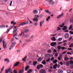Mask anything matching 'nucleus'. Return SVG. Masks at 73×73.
Masks as SVG:
<instances>
[{"label": "nucleus", "mask_w": 73, "mask_h": 73, "mask_svg": "<svg viewBox=\"0 0 73 73\" xmlns=\"http://www.w3.org/2000/svg\"><path fill=\"white\" fill-rule=\"evenodd\" d=\"M44 66L42 64H39L36 67L37 69H40V68H43Z\"/></svg>", "instance_id": "f257e3e1"}, {"label": "nucleus", "mask_w": 73, "mask_h": 73, "mask_svg": "<svg viewBox=\"0 0 73 73\" xmlns=\"http://www.w3.org/2000/svg\"><path fill=\"white\" fill-rule=\"evenodd\" d=\"M3 42L4 48H5V49L7 48V43L5 42V41H4V40L3 41Z\"/></svg>", "instance_id": "f03ea898"}, {"label": "nucleus", "mask_w": 73, "mask_h": 73, "mask_svg": "<svg viewBox=\"0 0 73 73\" xmlns=\"http://www.w3.org/2000/svg\"><path fill=\"white\" fill-rule=\"evenodd\" d=\"M53 0H49V2L50 4H51V5H53L54 4V2L53 1Z\"/></svg>", "instance_id": "7ed1b4c3"}, {"label": "nucleus", "mask_w": 73, "mask_h": 73, "mask_svg": "<svg viewBox=\"0 0 73 73\" xmlns=\"http://www.w3.org/2000/svg\"><path fill=\"white\" fill-rule=\"evenodd\" d=\"M50 45L52 46H54V45H57V43L56 42H52L50 43Z\"/></svg>", "instance_id": "20e7f679"}, {"label": "nucleus", "mask_w": 73, "mask_h": 73, "mask_svg": "<svg viewBox=\"0 0 73 73\" xmlns=\"http://www.w3.org/2000/svg\"><path fill=\"white\" fill-rule=\"evenodd\" d=\"M64 15V14L63 13H62L60 15H58L57 17V19H60V18H61V17L62 16H63V15Z\"/></svg>", "instance_id": "39448f33"}, {"label": "nucleus", "mask_w": 73, "mask_h": 73, "mask_svg": "<svg viewBox=\"0 0 73 73\" xmlns=\"http://www.w3.org/2000/svg\"><path fill=\"white\" fill-rule=\"evenodd\" d=\"M40 73H46V71L44 69H41L39 71Z\"/></svg>", "instance_id": "423d86ee"}, {"label": "nucleus", "mask_w": 73, "mask_h": 73, "mask_svg": "<svg viewBox=\"0 0 73 73\" xmlns=\"http://www.w3.org/2000/svg\"><path fill=\"white\" fill-rule=\"evenodd\" d=\"M45 57L46 58H49L50 57V54H46L45 55Z\"/></svg>", "instance_id": "0eeeda50"}, {"label": "nucleus", "mask_w": 73, "mask_h": 73, "mask_svg": "<svg viewBox=\"0 0 73 73\" xmlns=\"http://www.w3.org/2000/svg\"><path fill=\"white\" fill-rule=\"evenodd\" d=\"M69 36V34L68 33H66L64 35V38H68Z\"/></svg>", "instance_id": "6e6552de"}, {"label": "nucleus", "mask_w": 73, "mask_h": 73, "mask_svg": "<svg viewBox=\"0 0 73 73\" xmlns=\"http://www.w3.org/2000/svg\"><path fill=\"white\" fill-rule=\"evenodd\" d=\"M42 60H43V58L40 57L38 58L37 61L38 62H41V61H42Z\"/></svg>", "instance_id": "1a4fd4ad"}, {"label": "nucleus", "mask_w": 73, "mask_h": 73, "mask_svg": "<svg viewBox=\"0 0 73 73\" xmlns=\"http://www.w3.org/2000/svg\"><path fill=\"white\" fill-rule=\"evenodd\" d=\"M20 64V62H16L15 64H14V66H18L19 64Z\"/></svg>", "instance_id": "9d476101"}, {"label": "nucleus", "mask_w": 73, "mask_h": 73, "mask_svg": "<svg viewBox=\"0 0 73 73\" xmlns=\"http://www.w3.org/2000/svg\"><path fill=\"white\" fill-rule=\"evenodd\" d=\"M16 44V42H14L12 44H11L12 46H10V47H11V48H13V47H14V46H15Z\"/></svg>", "instance_id": "9b49d317"}, {"label": "nucleus", "mask_w": 73, "mask_h": 73, "mask_svg": "<svg viewBox=\"0 0 73 73\" xmlns=\"http://www.w3.org/2000/svg\"><path fill=\"white\" fill-rule=\"evenodd\" d=\"M24 66H23L22 67L23 70H20L19 71V73H23L24 72Z\"/></svg>", "instance_id": "f8f14e48"}, {"label": "nucleus", "mask_w": 73, "mask_h": 73, "mask_svg": "<svg viewBox=\"0 0 73 73\" xmlns=\"http://www.w3.org/2000/svg\"><path fill=\"white\" fill-rule=\"evenodd\" d=\"M44 23V20H43V21L40 22V27H41V26H42V24H43Z\"/></svg>", "instance_id": "ddd939ff"}, {"label": "nucleus", "mask_w": 73, "mask_h": 73, "mask_svg": "<svg viewBox=\"0 0 73 73\" xmlns=\"http://www.w3.org/2000/svg\"><path fill=\"white\" fill-rule=\"evenodd\" d=\"M68 28L67 27V26H64L63 27V28L62 29V31H65V30H66Z\"/></svg>", "instance_id": "4468645a"}, {"label": "nucleus", "mask_w": 73, "mask_h": 73, "mask_svg": "<svg viewBox=\"0 0 73 73\" xmlns=\"http://www.w3.org/2000/svg\"><path fill=\"white\" fill-rule=\"evenodd\" d=\"M65 25V23H63L61 25H60L59 26V27L60 28H62Z\"/></svg>", "instance_id": "2eb2a0df"}, {"label": "nucleus", "mask_w": 73, "mask_h": 73, "mask_svg": "<svg viewBox=\"0 0 73 73\" xmlns=\"http://www.w3.org/2000/svg\"><path fill=\"white\" fill-rule=\"evenodd\" d=\"M24 25V23H20L19 25V27H20L21 26H23Z\"/></svg>", "instance_id": "dca6fc26"}, {"label": "nucleus", "mask_w": 73, "mask_h": 73, "mask_svg": "<svg viewBox=\"0 0 73 73\" xmlns=\"http://www.w3.org/2000/svg\"><path fill=\"white\" fill-rule=\"evenodd\" d=\"M14 27V26H12L11 27L10 29L8 30L7 31L6 33H8L9 32V30L11 29H12V28H13Z\"/></svg>", "instance_id": "f3484780"}, {"label": "nucleus", "mask_w": 73, "mask_h": 73, "mask_svg": "<svg viewBox=\"0 0 73 73\" xmlns=\"http://www.w3.org/2000/svg\"><path fill=\"white\" fill-rule=\"evenodd\" d=\"M29 66H26V67H25V70L26 71H27V70H28V69H29Z\"/></svg>", "instance_id": "a211bd4d"}, {"label": "nucleus", "mask_w": 73, "mask_h": 73, "mask_svg": "<svg viewBox=\"0 0 73 73\" xmlns=\"http://www.w3.org/2000/svg\"><path fill=\"white\" fill-rule=\"evenodd\" d=\"M38 13V11L36 10H35L33 11V13L34 14H37Z\"/></svg>", "instance_id": "6ab92c4d"}, {"label": "nucleus", "mask_w": 73, "mask_h": 73, "mask_svg": "<svg viewBox=\"0 0 73 73\" xmlns=\"http://www.w3.org/2000/svg\"><path fill=\"white\" fill-rule=\"evenodd\" d=\"M57 64L56 63L53 66V68L55 69H56V68H57Z\"/></svg>", "instance_id": "aec40b11"}, {"label": "nucleus", "mask_w": 73, "mask_h": 73, "mask_svg": "<svg viewBox=\"0 0 73 73\" xmlns=\"http://www.w3.org/2000/svg\"><path fill=\"white\" fill-rule=\"evenodd\" d=\"M33 20L34 21H35V22H37V21H38V19H37V18H34L33 19Z\"/></svg>", "instance_id": "412c9836"}, {"label": "nucleus", "mask_w": 73, "mask_h": 73, "mask_svg": "<svg viewBox=\"0 0 73 73\" xmlns=\"http://www.w3.org/2000/svg\"><path fill=\"white\" fill-rule=\"evenodd\" d=\"M24 33H27L29 31L28 29H25L23 31Z\"/></svg>", "instance_id": "4be33fe9"}, {"label": "nucleus", "mask_w": 73, "mask_h": 73, "mask_svg": "<svg viewBox=\"0 0 73 73\" xmlns=\"http://www.w3.org/2000/svg\"><path fill=\"white\" fill-rule=\"evenodd\" d=\"M41 63L42 64H43V65H45V64H46V61H45V60H43L41 62Z\"/></svg>", "instance_id": "5701e85b"}, {"label": "nucleus", "mask_w": 73, "mask_h": 73, "mask_svg": "<svg viewBox=\"0 0 73 73\" xmlns=\"http://www.w3.org/2000/svg\"><path fill=\"white\" fill-rule=\"evenodd\" d=\"M27 56H25L24 57V58L22 59V60L23 61H24V62H25V60H26V58H27Z\"/></svg>", "instance_id": "b1692460"}, {"label": "nucleus", "mask_w": 73, "mask_h": 73, "mask_svg": "<svg viewBox=\"0 0 73 73\" xmlns=\"http://www.w3.org/2000/svg\"><path fill=\"white\" fill-rule=\"evenodd\" d=\"M63 72V71L61 70H59L58 71V73H62Z\"/></svg>", "instance_id": "393cba45"}, {"label": "nucleus", "mask_w": 73, "mask_h": 73, "mask_svg": "<svg viewBox=\"0 0 73 73\" xmlns=\"http://www.w3.org/2000/svg\"><path fill=\"white\" fill-rule=\"evenodd\" d=\"M51 40L52 41H56V38L55 37H52L51 38Z\"/></svg>", "instance_id": "a878e982"}, {"label": "nucleus", "mask_w": 73, "mask_h": 73, "mask_svg": "<svg viewBox=\"0 0 73 73\" xmlns=\"http://www.w3.org/2000/svg\"><path fill=\"white\" fill-rule=\"evenodd\" d=\"M4 61H5V62H6V61H7V62H9V59H8L7 58L6 59H5L4 60Z\"/></svg>", "instance_id": "bb28decb"}, {"label": "nucleus", "mask_w": 73, "mask_h": 73, "mask_svg": "<svg viewBox=\"0 0 73 73\" xmlns=\"http://www.w3.org/2000/svg\"><path fill=\"white\" fill-rule=\"evenodd\" d=\"M37 64V62L36 61H35L33 62V65L34 66H35Z\"/></svg>", "instance_id": "cd10ccee"}, {"label": "nucleus", "mask_w": 73, "mask_h": 73, "mask_svg": "<svg viewBox=\"0 0 73 73\" xmlns=\"http://www.w3.org/2000/svg\"><path fill=\"white\" fill-rule=\"evenodd\" d=\"M39 17H40V16L38 15H35L34 16L35 18H36V19L39 18Z\"/></svg>", "instance_id": "c85d7f7f"}, {"label": "nucleus", "mask_w": 73, "mask_h": 73, "mask_svg": "<svg viewBox=\"0 0 73 73\" xmlns=\"http://www.w3.org/2000/svg\"><path fill=\"white\" fill-rule=\"evenodd\" d=\"M62 40V38H59L57 39V41H61Z\"/></svg>", "instance_id": "c756f323"}, {"label": "nucleus", "mask_w": 73, "mask_h": 73, "mask_svg": "<svg viewBox=\"0 0 73 73\" xmlns=\"http://www.w3.org/2000/svg\"><path fill=\"white\" fill-rule=\"evenodd\" d=\"M68 60H69V58H68V57H64L65 61H68Z\"/></svg>", "instance_id": "7c9ffc66"}, {"label": "nucleus", "mask_w": 73, "mask_h": 73, "mask_svg": "<svg viewBox=\"0 0 73 73\" xmlns=\"http://www.w3.org/2000/svg\"><path fill=\"white\" fill-rule=\"evenodd\" d=\"M23 23H24V25H26V24H28V23H29V22L27 21H26Z\"/></svg>", "instance_id": "2f4dec72"}, {"label": "nucleus", "mask_w": 73, "mask_h": 73, "mask_svg": "<svg viewBox=\"0 0 73 73\" xmlns=\"http://www.w3.org/2000/svg\"><path fill=\"white\" fill-rule=\"evenodd\" d=\"M4 66H3V68H2L0 73H2L3 72V71L4 70Z\"/></svg>", "instance_id": "473e14b6"}, {"label": "nucleus", "mask_w": 73, "mask_h": 73, "mask_svg": "<svg viewBox=\"0 0 73 73\" xmlns=\"http://www.w3.org/2000/svg\"><path fill=\"white\" fill-rule=\"evenodd\" d=\"M57 60L56 59H55L53 61V64H56L57 62Z\"/></svg>", "instance_id": "72a5a7b5"}, {"label": "nucleus", "mask_w": 73, "mask_h": 73, "mask_svg": "<svg viewBox=\"0 0 73 73\" xmlns=\"http://www.w3.org/2000/svg\"><path fill=\"white\" fill-rule=\"evenodd\" d=\"M57 48L58 50H60V49H61V46H57Z\"/></svg>", "instance_id": "f704fd0d"}, {"label": "nucleus", "mask_w": 73, "mask_h": 73, "mask_svg": "<svg viewBox=\"0 0 73 73\" xmlns=\"http://www.w3.org/2000/svg\"><path fill=\"white\" fill-rule=\"evenodd\" d=\"M45 12L47 13H49V14H50V12L48 10H45Z\"/></svg>", "instance_id": "c9c22d12"}, {"label": "nucleus", "mask_w": 73, "mask_h": 73, "mask_svg": "<svg viewBox=\"0 0 73 73\" xmlns=\"http://www.w3.org/2000/svg\"><path fill=\"white\" fill-rule=\"evenodd\" d=\"M50 19V17L49 16L47 17V18L46 19V21H49V20Z\"/></svg>", "instance_id": "e433bc0d"}, {"label": "nucleus", "mask_w": 73, "mask_h": 73, "mask_svg": "<svg viewBox=\"0 0 73 73\" xmlns=\"http://www.w3.org/2000/svg\"><path fill=\"white\" fill-rule=\"evenodd\" d=\"M73 27V25H70L69 28V31H70V30H71V29H72V27Z\"/></svg>", "instance_id": "4c0bfd02"}, {"label": "nucleus", "mask_w": 73, "mask_h": 73, "mask_svg": "<svg viewBox=\"0 0 73 73\" xmlns=\"http://www.w3.org/2000/svg\"><path fill=\"white\" fill-rule=\"evenodd\" d=\"M3 37H4V36H3L2 37V38H0V43H1V42L2 41V40H3Z\"/></svg>", "instance_id": "58836bf2"}, {"label": "nucleus", "mask_w": 73, "mask_h": 73, "mask_svg": "<svg viewBox=\"0 0 73 73\" xmlns=\"http://www.w3.org/2000/svg\"><path fill=\"white\" fill-rule=\"evenodd\" d=\"M32 72V69H30L27 72V73H31Z\"/></svg>", "instance_id": "ea45409f"}, {"label": "nucleus", "mask_w": 73, "mask_h": 73, "mask_svg": "<svg viewBox=\"0 0 73 73\" xmlns=\"http://www.w3.org/2000/svg\"><path fill=\"white\" fill-rule=\"evenodd\" d=\"M24 34L23 36V37H27L28 36V35H25V34Z\"/></svg>", "instance_id": "a19ab883"}, {"label": "nucleus", "mask_w": 73, "mask_h": 73, "mask_svg": "<svg viewBox=\"0 0 73 73\" xmlns=\"http://www.w3.org/2000/svg\"><path fill=\"white\" fill-rule=\"evenodd\" d=\"M66 64L68 66H69L70 65V63H69V61H67L66 62Z\"/></svg>", "instance_id": "79ce46f5"}, {"label": "nucleus", "mask_w": 73, "mask_h": 73, "mask_svg": "<svg viewBox=\"0 0 73 73\" xmlns=\"http://www.w3.org/2000/svg\"><path fill=\"white\" fill-rule=\"evenodd\" d=\"M47 52L49 53H52V50H49L47 51Z\"/></svg>", "instance_id": "37998d69"}, {"label": "nucleus", "mask_w": 73, "mask_h": 73, "mask_svg": "<svg viewBox=\"0 0 73 73\" xmlns=\"http://www.w3.org/2000/svg\"><path fill=\"white\" fill-rule=\"evenodd\" d=\"M73 46V43H72L69 46V47H70V48H72Z\"/></svg>", "instance_id": "c03bdc74"}, {"label": "nucleus", "mask_w": 73, "mask_h": 73, "mask_svg": "<svg viewBox=\"0 0 73 73\" xmlns=\"http://www.w3.org/2000/svg\"><path fill=\"white\" fill-rule=\"evenodd\" d=\"M16 31H17V29H15L13 32V34H15Z\"/></svg>", "instance_id": "a18cd8bd"}, {"label": "nucleus", "mask_w": 73, "mask_h": 73, "mask_svg": "<svg viewBox=\"0 0 73 73\" xmlns=\"http://www.w3.org/2000/svg\"><path fill=\"white\" fill-rule=\"evenodd\" d=\"M22 34H24V33L23 32H22L21 34H19V35H18V36H21Z\"/></svg>", "instance_id": "49530a36"}, {"label": "nucleus", "mask_w": 73, "mask_h": 73, "mask_svg": "<svg viewBox=\"0 0 73 73\" xmlns=\"http://www.w3.org/2000/svg\"><path fill=\"white\" fill-rule=\"evenodd\" d=\"M5 28V26L4 25H1L0 26V28Z\"/></svg>", "instance_id": "de8ad7c7"}, {"label": "nucleus", "mask_w": 73, "mask_h": 73, "mask_svg": "<svg viewBox=\"0 0 73 73\" xmlns=\"http://www.w3.org/2000/svg\"><path fill=\"white\" fill-rule=\"evenodd\" d=\"M48 71L49 72L51 73V72H52V70L50 69H48Z\"/></svg>", "instance_id": "09e8293b"}, {"label": "nucleus", "mask_w": 73, "mask_h": 73, "mask_svg": "<svg viewBox=\"0 0 73 73\" xmlns=\"http://www.w3.org/2000/svg\"><path fill=\"white\" fill-rule=\"evenodd\" d=\"M70 68L71 69H73V64H71L70 66Z\"/></svg>", "instance_id": "8fccbe9b"}, {"label": "nucleus", "mask_w": 73, "mask_h": 73, "mask_svg": "<svg viewBox=\"0 0 73 73\" xmlns=\"http://www.w3.org/2000/svg\"><path fill=\"white\" fill-rule=\"evenodd\" d=\"M67 72L68 73H70V72H71V71L69 70H67Z\"/></svg>", "instance_id": "3c124183"}, {"label": "nucleus", "mask_w": 73, "mask_h": 73, "mask_svg": "<svg viewBox=\"0 0 73 73\" xmlns=\"http://www.w3.org/2000/svg\"><path fill=\"white\" fill-rule=\"evenodd\" d=\"M70 64H71V65H72V64H73V61L72 60L70 61Z\"/></svg>", "instance_id": "603ef678"}, {"label": "nucleus", "mask_w": 73, "mask_h": 73, "mask_svg": "<svg viewBox=\"0 0 73 73\" xmlns=\"http://www.w3.org/2000/svg\"><path fill=\"white\" fill-rule=\"evenodd\" d=\"M50 60V58L46 60V62H49Z\"/></svg>", "instance_id": "864d4df0"}, {"label": "nucleus", "mask_w": 73, "mask_h": 73, "mask_svg": "<svg viewBox=\"0 0 73 73\" xmlns=\"http://www.w3.org/2000/svg\"><path fill=\"white\" fill-rule=\"evenodd\" d=\"M70 33V35H73V32L72 31H70L69 32Z\"/></svg>", "instance_id": "5fc2aeb1"}, {"label": "nucleus", "mask_w": 73, "mask_h": 73, "mask_svg": "<svg viewBox=\"0 0 73 73\" xmlns=\"http://www.w3.org/2000/svg\"><path fill=\"white\" fill-rule=\"evenodd\" d=\"M9 73V71L8 70H6L5 71V73Z\"/></svg>", "instance_id": "6e6d98bb"}, {"label": "nucleus", "mask_w": 73, "mask_h": 73, "mask_svg": "<svg viewBox=\"0 0 73 73\" xmlns=\"http://www.w3.org/2000/svg\"><path fill=\"white\" fill-rule=\"evenodd\" d=\"M57 28V31H60L61 29H60L59 27H58Z\"/></svg>", "instance_id": "4d7b16f0"}, {"label": "nucleus", "mask_w": 73, "mask_h": 73, "mask_svg": "<svg viewBox=\"0 0 73 73\" xmlns=\"http://www.w3.org/2000/svg\"><path fill=\"white\" fill-rule=\"evenodd\" d=\"M38 24V23H34V25H35V26H37V25Z\"/></svg>", "instance_id": "13d9d810"}, {"label": "nucleus", "mask_w": 73, "mask_h": 73, "mask_svg": "<svg viewBox=\"0 0 73 73\" xmlns=\"http://www.w3.org/2000/svg\"><path fill=\"white\" fill-rule=\"evenodd\" d=\"M14 73H17V70H14Z\"/></svg>", "instance_id": "bf43d9fd"}, {"label": "nucleus", "mask_w": 73, "mask_h": 73, "mask_svg": "<svg viewBox=\"0 0 73 73\" xmlns=\"http://www.w3.org/2000/svg\"><path fill=\"white\" fill-rule=\"evenodd\" d=\"M53 52H54V53H56L57 51L56 50V49H54L53 51Z\"/></svg>", "instance_id": "052dcab7"}, {"label": "nucleus", "mask_w": 73, "mask_h": 73, "mask_svg": "<svg viewBox=\"0 0 73 73\" xmlns=\"http://www.w3.org/2000/svg\"><path fill=\"white\" fill-rule=\"evenodd\" d=\"M68 50H73V49L71 48H69L67 49Z\"/></svg>", "instance_id": "680f3d73"}, {"label": "nucleus", "mask_w": 73, "mask_h": 73, "mask_svg": "<svg viewBox=\"0 0 73 73\" xmlns=\"http://www.w3.org/2000/svg\"><path fill=\"white\" fill-rule=\"evenodd\" d=\"M58 53H56L55 54V57H57L58 56Z\"/></svg>", "instance_id": "e2e57ef3"}, {"label": "nucleus", "mask_w": 73, "mask_h": 73, "mask_svg": "<svg viewBox=\"0 0 73 73\" xmlns=\"http://www.w3.org/2000/svg\"><path fill=\"white\" fill-rule=\"evenodd\" d=\"M64 32H67V33H68V32H69V31H68V30H66L65 31H64Z\"/></svg>", "instance_id": "0e129e2a"}, {"label": "nucleus", "mask_w": 73, "mask_h": 73, "mask_svg": "<svg viewBox=\"0 0 73 73\" xmlns=\"http://www.w3.org/2000/svg\"><path fill=\"white\" fill-rule=\"evenodd\" d=\"M67 54H70V55H72V53L70 52H68L67 53Z\"/></svg>", "instance_id": "69168bd1"}, {"label": "nucleus", "mask_w": 73, "mask_h": 73, "mask_svg": "<svg viewBox=\"0 0 73 73\" xmlns=\"http://www.w3.org/2000/svg\"><path fill=\"white\" fill-rule=\"evenodd\" d=\"M65 47H61V49H62V50H64V49Z\"/></svg>", "instance_id": "338daca9"}, {"label": "nucleus", "mask_w": 73, "mask_h": 73, "mask_svg": "<svg viewBox=\"0 0 73 73\" xmlns=\"http://www.w3.org/2000/svg\"><path fill=\"white\" fill-rule=\"evenodd\" d=\"M66 53V51H64L62 53V54H65Z\"/></svg>", "instance_id": "774afa93"}]
</instances>
